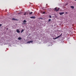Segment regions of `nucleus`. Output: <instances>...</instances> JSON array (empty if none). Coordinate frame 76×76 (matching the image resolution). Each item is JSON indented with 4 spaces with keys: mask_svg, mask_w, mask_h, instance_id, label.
Segmentation results:
<instances>
[{
    "mask_svg": "<svg viewBox=\"0 0 76 76\" xmlns=\"http://www.w3.org/2000/svg\"><path fill=\"white\" fill-rule=\"evenodd\" d=\"M23 23H26V20H23Z\"/></svg>",
    "mask_w": 76,
    "mask_h": 76,
    "instance_id": "9",
    "label": "nucleus"
},
{
    "mask_svg": "<svg viewBox=\"0 0 76 76\" xmlns=\"http://www.w3.org/2000/svg\"><path fill=\"white\" fill-rule=\"evenodd\" d=\"M59 9L60 8H57V7H56L55 8V10L56 12H57V11H58V10H59Z\"/></svg>",
    "mask_w": 76,
    "mask_h": 76,
    "instance_id": "2",
    "label": "nucleus"
},
{
    "mask_svg": "<svg viewBox=\"0 0 76 76\" xmlns=\"http://www.w3.org/2000/svg\"><path fill=\"white\" fill-rule=\"evenodd\" d=\"M63 35V33H61V35L59 36H58L57 37H56L54 39H57V38H59V37H60L61 35Z\"/></svg>",
    "mask_w": 76,
    "mask_h": 76,
    "instance_id": "1",
    "label": "nucleus"
},
{
    "mask_svg": "<svg viewBox=\"0 0 76 76\" xmlns=\"http://www.w3.org/2000/svg\"><path fill=\"white\" fill-rule=\"evenodd\" d=\"M51 19H49L48 20V21L49 22L50 21H51Z\"/></svg>",
    "mask_w": 76,
    "mask_h": 76,
    "instance_id": "12",
    "label": "nucleus"
},
{
    "mask_svg": "<svg viewBox=\"0 0 76 76\" xmlns=\"http://www.w3.org/2000/svg\"><path fill=\"white\" fill-rule=\"evenodd\" d=\"M29 15H32V13H33V12H29Z\"/></svg>",
    "mask_w": 76,
    "mask_h": 76,
    "instance_id": "10",
    "label": "nucleus"
},
{
    "mask_svg": "<svg viewBox=\"0 0 76 76\" xmlns=\"http://www.w3.org/2000/svg\"><path fill=\"white\" fill-rule=\"evenodd\" d=\"M18 39H19V40H20V39H22V38L21 37H19L18 38Z\"/></svg>",
    "mask_w": 76,
    "mask_h": 76,
    "instance_id": "7",
    "label": "nucleus"
},
{
    "mask_svg": "<svg viewBox=\"0 0 76 76\" xmlns=\"http://www.w3.org/2000/svg\"><path fill=\"white\" fill-rule=\"evenodd\" d=\"M33 42V41H29L27 42V43H31V42Z\"/></svg>",
    "mask_w": 76,
    "mask_h": 76,
    "instance_id": "5",
    "label": "nucleus"
},
{
    "mask_svg": "<svg viewBox=\"0 0 76 76\" xmlns=\"http://www.w3.org/2000/svg\"><path fill=\"white\" fill-rule=\"evenodd\" d=\"M64 13V12H59V14L60 15H63Z\"/></svg>",
    "mask_w": 76,
    "mask_h": 76,
    "instance_id": "3",
    "label": "nucleus"
},
{
    "mask_svg": "<svg viewBox=\"0 0 76 76\" xmlns=\"http://www.w3.org/2000/svg\"><path fill=\"white\" fill-rule=\"evenodd\" d=\"M17 32L18 33H20V31H19V30H18V29L17 30Z\"/></svg>",
    "mask_w": 76,
    "mask_h": 76,
    "instance_id": "6",
    "label": "nucleus"
},
{
    "mask_svg": "<svg viewBox=\"0 0 76 76\" xmlns=\"http://www.w3.org/2000/svg\"><path fill=\"white\" fill-rule=\"evenodd\" d=\"M75 1H76V0H75Z\"/></svg>",
    "mask_w": 76,
    "mask_h": 76,
    "instance_id": "22",
    "label": "nucleus"
},
{
    "mask_svg": "<svg viewBox=\"0 0 76 76\" xmlns=\"http://www.w3.org/2000/svg\"><path fill=\"white\" fill-rule=\"evenodd\" d=\"M23 31H24V30H23V29L21 31V33H22V32H23Z\"/></svg>",
    "mask_w": 76,
    "mask_h": 76,
    "instance_id": "13",
    "label": "nucleus"
},
{
    "mask_svg": "<svg viewBox=\"0 0 76 76\" xmlns=\"http://www.w3.org/2000/svg\"><path fill=\"white\" fill-rule=\"evenodd\" d=\"M49 17H50V18H51V15H50L49 16Z\"/></svg>",
    "mask_w": 76,
    "mask_h": 76,
    "instance_id": "15",
    "label": "nucleus"
},
{
    "mask_svg": "<svg viewBox=\"0 0 76 76\" xmlns=\"http://www.w3.org/2000/svg\"><path fill=\"white\" fill-rule=\"evenodd\" d=\"M26 15H28V13L26 14Z\"/></svg>",
    "mask_w": 76,
    "mask_h": 76,
    "instance_id": "20",
    "label": "nucleus"
},
{
    "mask_svg": "<svg viewBox=\"0 0 76 76\" xmlns=\"http://www.w3.org/2000/svg\"><path fill=\"white\" fill-rule=\"evenodd\" d=\"M66 14H67V12H66Z\"/></svg>",
    "mask_w": 76,
    "mask_h": 76,
    "instance_id": "19",
    "label": "nucleus"
},
{
    "mask_svg": "<svg viewBox=\"0 0 76 76\" xmlns=\"http://www.w3.org/2000/svg\"><path fill=\"white\" fill-rule=\"evenodd\" d=\"M12 20H17L14 18H12Z\"/></svg>",
    "mask_w": 76,
    "mask_h": 76,
    "instance_id": "8",
    "label": "nucleus"
},
{
    "mask_svg": "<svg viewBox=\"0 0 76 76\" xmlns=\"http://www.w3.org/2000/svg\"><path fill=\"white\" fill-rule=\"evenodd\" d=\"M39 19H42V18H39Z\"/></svg>",
    "mask_w": 76,
    "mask_h": 76,
    "instance_id": "14",
    "label": "nucleus"
},
{
    "mask_svg": "<svg viewBox=\"0 0 76 76\" xmlns=\"http://www.w3.org/2000/svg\"><path fill=\"white\" fill-rule=\"evenodd\" d=\"M70 7L72 9H74V6H71Z\"/></svg>",
    "mask_w": 76,
    "mask_h": 76,
    "instance_id": "11",
    "label": "nucleus"
},
{
    "mask_svg": "<svg viewBox=\"0 0 76 76\" xmlns=\"http://www.w3.org/2000/svg\"><path fill=\"white\" fill-rule=\"evenodd\" d=\"M23 24H25L24 23Z\"/></svg>",
    "mask_w": 76,
    "mask_h": 76,
    "instance_id": "21",
    "label": "nucleus"
},
{
    "mask_svg": "<svg viewBox=\"0 0 76 76\" xmlns=\"http://www.w3.org/2000/svg\"><path fill=\"white\" fill-rule=\"evenodd\" d=\"M30 18H31V19H35V16H32L30 17Z\"/></svg>",
    "mask_w": 76,
    "mask_h": 76,
    "instance_id": "4",
    "label": "nucleus"
},
{
    "mask_svg": "<svg viewBox=\"0 0 76 76\" xmlns=\"http://www.w3.org/2000/svg\"><path fill=\"white\" fill-rule=\"evenodd\" d=\"M45 12H43V13H42V14H44L45 13Z\"/></svg>",
    "mask_w": 76,
    "mask_h": 76,
    "instance_id": "17",
    "label": "nucleus"
},
{
    "mask_svg": "<svg viewBox=\"0 0 76 76\" xmlns=\"http://www.w3.org/2000/svg\"><path fill=\"white\" fill-rule=\"evenodd\" d=\"M2 25V24H0V27H1V26Z\"/></svg>",
    "mask_w": 76,
    "mask_h": 76,
    "instance_id": "16",
    "label": "nucleus"
},
{
    "mask_svg": "<svg viewBox=\"0 0 76 76\" xmlns=\"http://www.w3.org/2000/svg\"><path fill=\"white\" fill-rule=\"evenodd\" d=\"M23 15H26V13H25Z\"/></svg>",
    "mask_w": 76,
    "mask_h": 76,
    "instance_id": "18",
    "label": "nucleus"
}]
</instances>
